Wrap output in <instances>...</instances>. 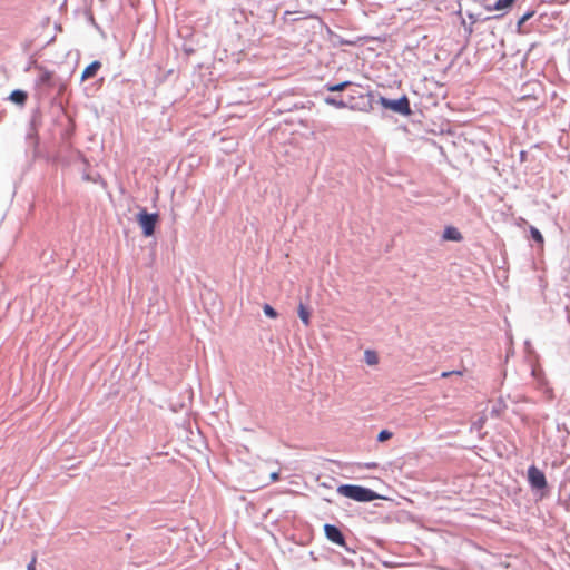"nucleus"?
<instances>
[{"mask_svg":"<svg viewBox=\"0 0 570 570\" xmlns=\"http://www.w3.org/2000/svg\"><path fill=\"white\" fill-rule=\"evenodd\" d=\"M337 493L356 502H371L383 498L374 490L358 484H341Z\"/></svg>","mask_w":570,"mask_h":570,"instance_id":"obj_1","label":"nucleus"},{"mask_svg":"<svg viewBox=\"0 0 570 570\" xmlns=\"http://www.w3.org/2000/svg\"><path fill=\"white\" fill-rule=\"evenodd\" d=\"M524 22H527V21H525V20H523V18H522V17H520V18H519V20H518V22H517V31H518L519 33H523V32H524V30L522 29V26H523V23H524Z\"/></svg>","mask_w":570,"mask_h":570,"instance_id":"obj_19","label":"nucleus"},{"mask_svg":"<svg viewBox=\"0 0 570 570\" xmlns=\"http://www.w3.org/2000/svg\"><path fill=\"white\" fill-rule=\"evenodd\" d=\"M354 96H350L347 100H344L342 98H336L332 96L324 97V102L328 106H333L337 109H352L355 110L356 106L353 105Z\"/></svg>","mask_w":570,"mask_h":570,"instance_id":"obj_7","label":"nucleus"},{"mask_svg":"<svg viewBox=\"0 0 570 570\" xmlns=\"http://www.w3.org/2000/svg\"><path fill=\"white\" fill-rule=\"evenodd\" d=\"M364 356H365V362L368 365H375L379 363L377 354L374 351H370V350L365 351Z\"/></svg>","mask_w":570,"mask_h":570,"instance_id":"obj_15","label":"nucleus"},{"mask_svg":"<svg viewBox=\"0 0 570 570\" xmlns=\"http://www.w3.org/2000/svg\"><path fill=\"white\" fill-rule=\"evenodd\" d=\"M533 16H534V11H533V10H529V11H527L525 13H523L521 17L523 18V20L528 21V20H529V19H531Z\"/></svg>","mask_w":570,"mask_h":570,"instance_id":"obj_20","label":"nucleus"},{"mask_svg":"<svg viewBox=\"0 0 570 570\" xmlns=\"http://www.w3.org/2000/svg\"><path fill=\"white\" fill-rule=\"evenodd\" d=\"M442 237L444 240L451 242H461L463 239L461 232L454 226H446Z\"/></svg>","mask_w":570,"mask_h":570,"instance_id":"obj_9","label":"nucleus"},{"mask_svg":"<svg viewBox=\"0 0 570 570\" xmlns=\"http://www.w3.org/2000/svg\"><path fill=\"white\" fill-rule=\"evenodd\" d=\"M452 374H461V372H460V371L443 372V373L441 374V376H442V377H448V376H450V375H452Z\"/></svg>","mask_w":570,"mask_h":570,"instance_id":"obj_23","label":"nucleus"},{"mask_svg":"<svg viewBox=\"0 0 570 570\" xmlns=\"http://www.w3.org/2000/svg\"><path fill=\"white\" fill-rule=\"evenodd\" d=\"M157 213H148L146 208H141L136 215V220L141 228L145 237H150L155 234L156 224L158 222Z\"/></svg>","mask_w":570,"mask_h":570,"instance_id":"obj_3","label":"nucleus"},{"mask_svg":"<svg viewBox=\"0 0 570 570\" xmlns=\"http://www.w3.org/2000/svg\"><path fill=\"white\" fill-rule=\"evenodd\" d=\"M298 316L306 326L309 325L311 313L303 303H299L298 305Z\"/></svg>","mask_w":570,"mask_h":570,"instance_id":"obj_14","label":"nucleus"},{"mask_svg":"<svg viewBox=\"0 0 570 570\" xmlns=\"http://www.w3.org/2000/svg\"><path fill=\"white\" fill-rule=\"evenodd\" d=\"M36 69L40 72L36 79V85L38 87H43L47 90H50L58 86V79L52 71L46 69L43 66H36Z\"/></svg>","mask_w":570,"mask_h":570,"instance_id":"obj_6","label":"nucleus"},{"mask_svg":"<svg viewBox=\"0 0 570 570\" xmlns=\"http://www.w3.org/2000/svg\"><path fill=\"white\" fill-rule=\"evenodd\" d=\"M324 534L328 541H331L340 547H343L345 549V551H347L350 553L356 552L354 548H351L346 543L345 537H344L342 530L337 525L331 524V523L324 524Z\"/></svg>","mask_w":570,"mask_h":570,"instance_id":"obj_4","label":"nucleus"},{"mask_svg":"<svg viewBox=\"0 0 570 570\" xmlns=\"http://www.w3.org/2000/svg\"><path fill=\"white\" fill-rule=\"evenodd\" d=\"M528 482L532 490H543L548 487L544 473L535 465L528 468Z\"/></svg>","mask_w":570,"mask_h":570,"instance_id":"obj_5","label":"nucleus"},{"mask_svg":"<svg viewBox=\"0 0 570 570\" xmlns=\"http://www.w3.org/2000/svg\"><path fill=\"white\" fill-rule=\"evenodd\" d=\"M352 82L348 80L337 82V83H325L324 88L330 92H341L345 90L348 86H351Z\"/></svg>","mask_w":570,"mask_h":570,"instance_id":"obj_12","label":"nucleus"},{"mask_svg":"<svg viewBox=\"0 0 570 570\" xmlns=\"http://www.w3.org/2000/svg\"><path fill=\"white\" fill-rule=\"evenodd\" d=\"M377 102L386 110H391L404 117L412 115L410 99L406 95L401 96L397 99H390L384 96H380Z\"/></svg>","mask_w":570,"mask_h":570,"instance_id":"obj_2","label":"nucleus"},{"mask_svg":"<svg viewBox=\"0 0 570 570\" xmlns=\"http://www.w3.org/2000/svg\"><path fill=\"white\" fill-rule=\"evenodd\" d=\"M543 53V46L539 42H533L530 45L528 51L523 57L522 65L525 66L529 60L533 62L534 60H539Z\"/></svg>","mask_w":570,"mask_h":570,"instance_id":"obj_8","label":"nucleus"},{"mask_svg":"<svg viewBox=\"0 0 570 570\" xmlns=\"http://www.w3.org/2000/svg\"><path fill=\"white\" fill-rule=\"evenodd\" d=\"M363 466L366 469H376L379 466V464L376 462H367V463H364Z\"/></svg>","mask_w":570,"mask_h":570,"instance_id":"obj_21","label":"nucleus"},{"mask_svg":"<svg viewBox=\"0 0 570 570\" xmlns=\"http://www.w3.org/2000/svg\"><path fill=\"white\" fill-rule=\"evenodd\" d=\"M263 312L269 318H276L278 315L276 309L273 306H271L269 304H264Z\"/></svg>","mask_w":570,"mask_h":570,"instance_id":"obj_17","label":"nucleus"},{"mask_svg":"<svg viewBox=\"0 0 570 570\" xmlns=\"http://www.w3.org/2000/svg\"><path fill=\"white\" fill-rule=\"evenodd\" d=\"M525 156H527V151L522 150V151L520 153V158H521V160H524Z\"/></svg>","mask_w":570,"mask_h":570,"instance_id":"obj_26","label":"nucleus"},{"mask_svg":"<svg viewBox=\"0 0 570 570\" xmlns=\"http://www.w3.org/2000/svg\"><path fill=\"white\" fill-rule=\"evenodd\" d=\"M83 179L85 180H90V176L86 174V175H83Z\"/></svg>","mask_w":570,"mask_h":570,"instance_id":"obj_27","label":"nucleus"},{"mask_svg":"<svg viewBox=\"0 0 570 570\" xmlns=\"http://www.w3.org/2000/svg\"><path fill=\"white\" fill-rule=\"evenodd\" d=\"M36 569V558H33L27 566V570H35Z\"/></svg>","mask_w":570,"mask_h":570,"instance_id":"obj_22","label":"nucleus"},{"mask_svg":"<svg viewBox=\"0 0 570 570\" xmlns=\"http://www.w3.org/2000/svg\"><path fill=\"white\" fill-rule=\"evenodd\" d=\"M393 436V433L386 429L381 430L376 436L377 442H385Z\"/></svg>","mask_w":570,"mask_h":570,"instance_id":"obj_18","label":"nucleus"},{"mask_svg":"<svg viewBox=\"0 0 570 570\" xmlns=\"http://www.w3.org/2000/svg\"><path fill=\"white\" fill-rule=\"evenodd\" d=\"M100 68H101V62L99 60H94L82 71L81 80L83 81L86 79L95 77Z\"/></svg>","mask_w":570,"mask_h":570,"instance_id":"obj_10","label":"nucleus"},{"mask_svg":"<svg viewBox=\"0 0 570 570\" xmlns=\"http://www.w3.org/2000/svg\"><path fill=\"white\" fill-rule=\"evenodd\" d=\"M9 99L16 105L23 106L28 99V94L24 90L14 89L10 94Z\"/></svg>","mask_w":570,"mask_h":570,"instance_id":"obj_11","label":"nucleus"},{"mask_svg":"<svg viewBox=\"0 0 570 570\" xmlns=\"http://www.w3.org/2000/svg\"><path fill=\"white\" fill-rule=\"evenodd\" d=\"M515 0H497L494 2L493 6H489L488 7V10L489 11H492V10H504V9H508L510 7H512V4L514 3Z\"/></svg>","mask_w":570,"mask_h":570,"instance_id":"obj_13","label":"nucleus"},{"mask_svg":"<svg viewBox=\"0 0 570 570\" xmlns=\"http://www.w3.org/2000/svg\"><path fill=\"white\" fill-rule=\"evenodd\" d=\"M484 421L481 419L478 422L473 423V428L481 429L483 426Z\"/></svg>","mask_w":570,"mask_h":570,"instance_id":"obj_24","label":"nucleus"},{"mask_svg":"<svg viewBox=\"0 0 570 570\" xmlns=\"http://www.w3.org/2000/svg\"><path fill=\"white\" fill-rule=\"evenodd\" d=\"M530 235H531V238H532L534 242H537V243H539V244H542V243H543V236H542L541 232H540L538 228H535V227L531 226V227H530Z\"/></svg>","mask_w":570,"mask_h":570,"instance_id":"obj_16","label":"nucleus"},{"mask_svg":"<svg viewBox=\"0 0 570 570\" xmlns=\"http://www.w3.org/2000/svg\"><path fill=\"white\" fill-rule=\"evenodd\" d=\"M271 478H272V480L277 481L278 480V473L277 472L272 473Z\"/></svg>","mask_w":570,"mask_h":570,"instance_id":"obj_25","label":"nucleus"}]
</instances>
